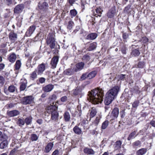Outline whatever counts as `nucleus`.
Returning <instances> with one entry per match:
<instances>
[{
	"label": "nucleus",
	"instance_id": "17",
	"mask_svg": "<svg viewBox=\"0 0 155 155\" xmlns=\"http://www.w3.org/2000/svg\"><path fill=\"white\" fill-rule=\"evenodd\" d=\"M8 115L10 117H12L16 116L19 114V112L17 110H14L10 111H8L7 112Z\"/></svg>",
	"mask_w": 155,
	"mask_h": 155
},
{
	"label": "nucleus",
	"instance_id": "16",
	"mask_svg": "<svg viewBox=\"0 0 155 155\" xmlns=\"http://www.w3.org/2000/svg\"><path fill=\"white\" fill-rule=\"evenodd\" d=\"M97 35L96 33H91L88 35L86 38L89 40H93L95 39L97 37Z\"/></svg>",
	"mask_w": 155,
	"mask_h": 155
},
{
	"label": "nucleus",
	"instance_id": "24",
	"mask_svg": "<svg viewBox=\"0 0 155 155\" xmlns=\"http://www.w3.org/2000/svg\"><path fill=\"white\" fill-rule=\"evenodd\" d=\"M147 150L146 148H143L139 149L136 152L137 155H143L147 152Z\"/></svg>",
	"mask_w": 155,
	"mask_h": 155
},
{
	"label": "nucleus",
	"instance_id": "49",
	"mask_svg": "<svg viewBox=\"0 0 155 155\" xmlns=\"http://www.w3.org/2000/svg\"><path fill=\"white\" fill-rule=\"evenodd\" d=\"M100 117H96L95 120L94 122V124L95 126L97 125L99 123L100 121Z\"/></svg>",
	"mask_w": 155,
	"mask_h": 155
},
{
	"label": "nucleus",
	"instance_id": "4",
	"mask_svg": "<svg viewBox=\"0 0 155 155\" xmlns=\"http://www.w3.org/2000/svg\"><path fill=\"white\" fill-rule=\"evenodd\" d=\"M55 43L54 34L48 35L47 39V43L48 45H49V46L51 49L55 48Z\"/></svg>",
	"mask_w": 155,
	"mask_h": 155
},
{
	"label": "nucleus",
	"instance_id": "8",
	"mask_svg": "<svg viewBox=\"0 0 155 155\" xmlns=\"http://www.w3.org/2000/svg\"><path fill=\"white\" fill-rule=\"evenodd\" d=\"M59 57L58 56H54L51 59L50 64L51 68H55L58 61Z\"/></svg>",
	"mask_w": 155,
	"mask_h": 155
},
{
	"label": "nucleus",
	"instance_id": "37",
	"mask_svg": "<svg viewBox=\"0 0 155 155\" xmlns=\"http://www.w3.org/2000/svg\"><path fill=\"white\" fill-rule=\"evenodd\" d=\"M82 59L83 61L85 62H87L89 61L90 58L89 55L86 54L83 57Z\"/></svg>",
	"mask_w": 155,
	"mask_h": 155
},
{
	"label": "nucleus",
	"instance_id": "6",
	"mask_svg": "<svg viewBox=\"0 0 155 155\" xmlns=\"http://www.w3.org/2000/svg\"><path fill=\"white\" fill-rule=\"evenodd\" d=\"M45 69V66L44 63L39 64L36 69L35 70L37 72V74L38 75H41L43 74L44 71Z\"/></svg>",
	"mask_w": 155,
	"mask_h": 155
},
{
	"label": "nucleus",
	"instance_id": "63",
	"mask_svg": "<svg viewBox=\"0 0 155 155\" xmlns=\"http://www.w3.org/2000/svg\"><path fill=\"white\" fill-rule=\"evenodd\" d=\"M67 97L66 96H64L62 97L61 98V101L62 102H65L67 100Z\"/></svg>",
	"mask_w": 155,
	"mask_h": 155
},
{
	"label": "nucleus",
	"instance_id": "43",
	"mask_svg": "<svg viewBox=\"0 0 155 155\" xmlns=\"http://www.w3.org/2000/svg\"><path fill=\"white\" fill-rule=\"evenodd\" d=\"M74 24V22L73 21H70L68 22L67 26V28L70 30L72 28V26Z\"/></svg>",
	"mask_w": 155,
	"mask_h": 155
},
{
	"label": "nucleus",
	"instance_id": "54",
	"mask_svg": "<svg viewBox=\"0 0 155 155\" xmlns=\"http://www.w3.org/2000/svg\"><path fill=\"white\" fill-rule=\"evenodd\" d=\"M14 12L16 13H19V5H18L15 8Z\"/></svg>",
	"mask_w": 155,
	"mask_h": 155
},
{
	"label": "nucleus",
	"instance_id": "22",
	"mask_svg": "<svg viewBox=\"0 0 155 155\" xmlns=\"http://www.w3.org/2000/svg\"><path fill=\"white\" fill-rule=\"evenodd\" d=\"M122 143V142L120 140L117 141L114 145L115 150H117L120 149L121 147Z\"/></svg>",
	"mask_w": 155,
	"mask_h": 155
},
{
	"label": "nucleus",
	"instance_id": "19",
	"mask_svg": "<svg viewBox=\"0 0 155 155\" xmlns=\"http://www.w3.org/2000/svg\"><path fill=\"white\" fill-rule=\"evenodd\" d=\"M37 72L35 70L32 72L30 75V78L31 80H34L38 78Z\"/></svg>",
	"mask_w": 155,
	"mask_h": 155
},
{
	"label": "nucleus",
	"instance_id": "41",
	"mask_svg": "<svg viewBox=\"0 0 155 155\" xmlns=\"http://www.w3.org/2000/svg\"><path fill=\"white\" fill-rule=\"evenodd\" d=\"M96 11L97 14V16L101 17L102 12L103 11L101 9L100 7L97 8L96 9Z\"/></svg>",
	"mask_w": 155,
	"mask_h": 155
},
{
	"label": "nucleus",
	"instance_id": "47",
	"mask_svg": "<svg viewBox=\"0 0 155 155\" xmlns=\"http://www.w3.org/2000/svg\"><path fill=\"white\" fill-rule=\"evenodd\" d=\"M127 50L126 47L124 46L121 47L120 49L122 53L123 54H126Z\"/></svg>",
	"mask_w": 155,
	"mask_h": 155
},
{
	"label": "nucleus",
	"instance_id": "36",
	"mask_svg": "<svg viewBox=\"0 0 155 155\" xmlns=\"http://www.w3.org/2000/svg\"><path fill=\"white\" fill-rule=\"evenodd\" d=\"M38 138V137L35 134H32L31 135L30 139L33 141H35L37 140Z\"/></svg>",
	"mask_w": 155,
	"mask_h": 155
},
{
	"label": "nucleus",
	"instance_id": "39",
	"mask_svg": "<svg viewBox=\"0 0 155 155\" xmlns=\"http://www.w3.org/2000/svg\"><path fill=\"white\" fill-rule=\"evenodd\" d=\"M109 123V122L108 120L105 121L102 124L101 126V128L103 129H105L107 127Z\"/></svg>",
	"mask_w": 155,
	"mask_h": 155
},
{
	"label": "nucleus",
	"instance_id": "42",
	"mask_svg": "<svg viewBox=\"0 0 155 155\" xmlns=\"http://www.w3.org/2000/svg\"><path fill=\"white\" fill-rule=\"evenodd\" d=\"M86 78H88L87 73L83 74L80 78V80L81 81L85 80Z\"/></svg>",
	"mask_w": 155,
	"mask_h": 155
},
{
	"label": "nucleus",
	"instance_id": "7",
	"mask_svg": "<svg viewBox=\"0 0 155 155\" xmlns=\"http://www.w3.org/2000/svg\"><path fill=\"white\" fill-rule=\"evenodd\" d=\"M119 114V110L118 108L116 107L113 110L110 115V117L112 120H114L117 118Z\"/></svg>",
	"mask_w": 155,
	"mask_h": 155
},
{
	"label": "nucleus",
	"instance_id": "31",
	"mask_svg": "<svg viewBox=\"0 0 155 155\" xmlns=\"http://www.w3.org/2000/svg\"><path fill=\"white\" fill-rule=\"evenodd\" d=\"M90 116L91 118L94 117L96 115L97 111L94 107H92L90 110Z\"/></svg>",
	"mask_w": 155,
	"mask_h": 155
},
{
	"label": "nucleus",
	"instance_id": "38",
	"mask_svg": "<svg viewBox=\"0 0 155 155\" xmlns=\"http://www.w3.org/2000/svg\"><path fill=\"white\" fill-rule=\"evenodd\" d=\"M70 13L71 18H73L77 14V12L75 9H74L70 11Z\"/></svg>",
	"mask_w": 155,
	"mask_h": 155
},
{
	"label": "nucleus",
	"instance_id": "27",
	"mask_svg": "<svg viewBox=\"0 0 155 155\" xmlns=\"http://www.w3.org/2000/svg\"><path fill=\"white\" fill-rule=\"evenodd\" d=\"M136 133L137 131H134L132 132L129 135V136L127 138V140L129 141L131 139L134 138L137 136V135L136 134Z\"/></svg>",
	"mask_w": 155,
	"mask_h": 155
},
{
	"label": "nucleus",
	"instance_id": "45",
	"mask_svg": "<svg viewBox=\"0 0 155 155\" xmlns=\"http://www.w3.org/2000/svg\"><path fill=\"white\" fill-rule=\"evenodd\" d=\"M15 90V87L13 85H11L9 87L8 90L10 92H13Z\"/></svg>",
	"mask_w": 155,
	"mask_h": 155
},
{
	"label": "nucleus",
	"instance_id": "60",
	"mask_svg": "<svg viewBox=\"0 0 155 155\" xmlns=\"http://www.w3.org/2000/svg\"><path fill=\"white\" fill-rule=\"evenodd\" d=\"M5 67V64L3 63L0 64V71L2 70Z\"/></svg>",
	"mask_w": 155,
	"mask_h": 155
},
{
	"label": "nucleus",
	"instance_id": "32",
	"mask_svg": "<svg viewBox=\"0 0 155 155\" xmlns=\"http://www.w3.org/2000/svg\"><path fill=\"white\" fill-rule=\"evenodd\" d=\"M64 120L66 122L69 121L70 119V115L68 112H65L64 115Z\"/></svg>",
	"mask_w": 155,
	"mask_h": 155
},
{
	"label": "nucleus",
	"instance_id": "59",
	"mask_svg": "<svg viewBox=\"0 0 155 155\" xmlns=\"http://www.w3.org/2000/svg\"><path fill=\"white\" fill-rule=\"evenodd\" d=\"M87 120H83L81 122V125L83 126L84 127H85V125L87 123Z\"/></svg>",
	"mask_w": 155,
	"mask_h": 155
},
{
	"label": "nucleus",
	"instance_id": "53",
	"mask_svg": "<svg viewBox=\"0 0 155 155\" xmlns=\"http://www.w3.org/2000/svg\"><path fill=\"white\" fill-rule=\"evenodd\" d=\"M5 134L0 131V140H5Z\"/></svg>",
	"mask_w": 155,
	"mask_h": 155
},
{
	"label": "nucleus",
	"instance_id": "25",
	"mask_svg": "<svg viewBox=\"0 0 155 155\" xmlns=\"http://www.w3.org/2000/svg\"><path fill=\"white\" fill-rule=\"evenodd\" d=\"M84 153L88 154H94L95 152L91 149L88 148H85L84 150Z\"/></svg>",
	"mask_w": 155,
	"mask_h": 155
},
{
	"label": "nucleus",
	"instance_id": "2",
	"mask_svg": "<svg viewBox=\"0 0 155 155\" xmlns=\"http://www.w3.org/2000/svg\"><path fill=\"white\" fill-rule=\"evenodd\" d=\"M120 90V87L115 86L110 89L106 94L104 103L106 105H108L116 97Z\"/></svg>",
	"mask_w": 155,
	"mask_h": 155
},
{
	"label": "nucleus",
	"instance_id": "64",
	"mask_svg": "<svg viewBox=\"0 0 155 155\" xmlns=\"http://www.w3.org/2000/svg\"><path fill=\"white\" fill-rule=\"evenodd\" d=\"M150 124L152 126L155 127V120H152L150 122Z\"/></svg>",
	"mask_w": 155,
	"mask_h": 155
},
{
	"label": "nucleus",
	"instance_id": "55",
	"mask_svg": "<svg viewBox=\"0 0 155 155\" xmlns=\"http://www.w3.org/2000/svg\"><path fill=\"white\" fill-rule=\"evenodd\" d=\"M31 58L29 59L27 61L26 65L27 67L28 68H30L31 66Z\"/></svg>",
	"mask_w": 155,
	"mask_h": 155
},
{
	"label": "nucleus",
	"instance_id": "12",
	"mask_svg": "<svg viewBox=\"0 0 155 155\" xmlns=\"http://www.w3.org/2000/svg\"><path fill=\"white\" fill-rule=\"evenodd\" d=\"M84 65V64L83 62H81L77 64L76 65V68L74 69V71L77 72L82 69Z\"/></svg>",
	"mask_w": 155,
	"mask_h": 155
},
{
	"label": "nucleus",
	"instance_id": "15",
	"mask_svg": "<svg viewBox=\"0 0 155 155\" xmlns=\"http://www.w3.org/2000/svg\"><path fill=\"white\" fill-rule=\"evenodd\" d=\"M48 6V3L45 2L42 3H40L38 5V8L41 10H45L47 8Z\"/></svg>",
	"mask_w": 155,
	"mask_h": 155
},
{
	"label": "nucleus",
	"instance_id": "1",
	"mask_svg": "<svg viewBox=\"0 0 155 155\" xmlns=\"http://www.w3.org/2000/svg\"><path fill=\"white\" fill-rule=\"evenodd\" d=\"M104 92L101 89H95L88 92L87 99L94 104L101 103L103 101Z\"/></svg>",
	"mask_w": 155,
	"mask_h": 155
},
{
	"label": "nucleus",
	"instance_id": "61",
	"mask_svg": "<svg viewBox=\"0 0 155 155\" xmlns=\"http://www.w3.org/2000/svg\"><path fill=\"white\" fill-rule=\"evenodd\" d=\"M59 154V151L58 150H56L52 153L51 155H58Z\"/></svg>",
	"mask_w": 155,
	"mask_h": 155
},
{
	"label": "nucleus",
	"instance_id": "13",
	"mask_svg": "<svg viewBox=\"0 0 155 155\" xmlns=\"http://www.w3.org/2000/svg\"><path fill=\"white\" fill-rule=\"evenodd\" d=\"M21 84L20 86V90L21 91H23L26 87L27 80L25 79H21Z\"/></svg>",
	"mask_w": 155,
	"mask_h": 155
},
{
	"label": "nucleus",
	"instance_id": "21",
	"mask_svg": "<svg viewBox=\"0 0 155 155\" xmlns=\"http://www.w3.org/2000/svg\"><path fill=\"white\" fill-rule=\"evenodd\" d=\"M97 43L95 42H93L90 44L89 47L87 48V50L89 51H92L95 49L97 47Z\"/></svg>",
	"mask_w": 155,
	"mask_h": 155
},
{
	"label": "nucleus",
	"instance_id": "62",
	"mask_svg": "<svg viewBox=\"0 0 155 155\" xmlns=\"http://www.w3.org/2000/svg\"><path fill=\"white\" fill-rule=\"evenodd\" d=\"M128 37V35L126 33H124L123 34V38L124 39H127Z\"/></svg>",
	"mask_w": 155,
	"mask_h": 155
},
{
	"label": "nucleus",
	"instance_id": "23",
	"mask_svg": "<svg viewBox=\"0 0 155 155\" xmlns=\"http://www.w3.org/2000/svg\"><path fill=\"white\" fill-rule=\"evenodd\" d=\"M16 56L14 53H12L9 55L8 58V60L12 63L14 62L16 60Z\"/></svg>",
	"mask_w": 155,
	"mask_h": 155
},
{
	"label": "nucleus",
	"instance_id": "46",
	"mask_svg": "<svg viewBox=\"0 0 155 155\" xmlns=\"http://www.w3.org/2000/svg\"><path fill=\"white\" fill-rule=\"evenodd\" d=\"M5 83V79L2 76H0V86H2Z\"/></svg>",
	"mask_w": 155,
	"mask_h": 155
},
{
	"label": "nucleus",
	"instance_id": "52",
	"mask_svg": "<svg viewBox=\"0 0 155 155\" xmlns=\"http://www.w3.org/2000/svg\"><path fill=\"white\" fill-rule=\"evenodd\" d=\"M126 74H121L119 75V80L121 81H124L125 79Z\"/></svg>",
	"mask_w": 155,
	"mask_h": 155
},
{
	"label": "nucleus",
	"instance_id": "34",
	"mask_svg": "<svg viewBox=\"0 0 155 155\" xmlns=\"http://www.w3.org/2000/svg\"><path fill=\"white\" fill-rule=\"evenodd\" d=\"M131 55L134 56H138L140 54V53L137 49H135L132 50L131 53Z\"/></svg>",
	"mask_w": 155,
	"mask_h": 155
},
{
	"label": "nucleus",
	"instance_id": "9",
	"mask_svg": "<svg viewBox=\"0 0 155 155\" xmlns=\"http://www.w3.org/2000/svg\"><path fill=\"white\" fill-rule=\"evenodd\" d=\"M116 13V10L115 6H113L108 12L107 16L108 18H112L114 16Z\"/></svg>",
	"mask_w": 155,
	"mask_h": 155
},
{
	"label": "nucleus",
	"instance_id": "56",
	"mask_svg": "<svg viewBox=\"0 0 155 155\" xmlns=\"http://www.w3.org/2000/svg\"><path fill=\"white\" fill-rule=\"evenodd\" d=\"M38 80L42 84L45 82V79L44 78L41 77L39 78Z\"/></svg>",
	"mask_w": 155,
	"mask_h": 155
},
{
	"label": "nucleus",
	"instance_id": "58",
	"mask_svg": "<svg viewBox=\"0 0 155 155\" xmlns=\"http://www.w3.org/2000/svg\"><path fill=\"white\" fill-rule=\"evenodd\" d=\"M133 144L135 146H138L141 144V143L139 141H137L133 143Z\"/></svg>",
	"mask_w": 155,
	"mask_h": 155
},
{
	"label": "nucleus",
	"instance_id": "40",
	"mask_svg": "<svg viewBox=\"0 0 155 155\" xmlns=\"http://www.w3.org/2000/svg\"><path fill=\"white\" fill-rule=\"evenodd\" d=\"M140 103L139 100L135 101L132 104V107L134 108H137Z\"/></svg>",
	"mask_w": 155,
	"mask_h": 155
},
{
	"label": "nucleus",
	"instance_id": "30",
	"mask_svg": "<svg viewBox=\"0 0 155 155\" xmlns=\"http://www.w3.org/2000/svg\"><path fill=\"white\" fill-rule=\"evenodd\" d=\"M73 130L75 133L78 135H80L81 133V129L77 126L74 127L73 129Z\"/></svg>",
	"mask_w": 155,
	"mask_h": 155
},
{
	"label": "nucleus",
	"instance_id": "50",
	"mask_svg": "<svg viewBox=\"0 0 155 155\" xmlns=\"http://www.w3.org/2000/svg\"><path fill=\"white\" fill-rule=\"evenodd\" d=\"M14 1V0H6L5 3L7 5L10 6L13 3Z\"/></svg>",
	"mask_w": 155,
	"mask_h": 155
},
{
	"label": "nucleus",
	"instance_id": "10",
	"mask_svg": "<svg viewBox=\"0 0 155 155\" xmlns=\"http://www.w3.org/2000/svg\"><path fill=\"white\" fill-rule=\"evenodd\" d=\"M36 29V26L34 25H32L26 31L25 35L27 37L30 36L33 33Z\"/></svg>",
	"mask_w": 155,
	"mask_h": 155
},
{
	"label": "nucleus",
	"instance_id": "28",
	"mask_svg": "<svg viewBox=\"0 0 155 155\" xmlns=\"http://www.w3.org/2000/svg\"><path fill=\"white\" fill-rule=\"evenodd\" d=\"M42 33L41 31L39 32L34 38V41H36L41 40L42 36Z\"/></svg>",
	"mask_w": 155,
	"mask_h": 155
},
{
	"label": "nucleus",
	"instance_id": "14",
	"mask_svg": "<svg viewBox=\"0 0 155 155\" xmlns=\"http://www.w3.org/2000/svg\"><path fill=\"white\" fill-rule=\"evenodd\" d=\"M53 146L54 144L53 143L51 142L48 143L45 147L44 152L45 153H49L52 149Z\"/></svg>",
	"mask_w": 155,
	"mask_h": 155
},
{
	"label": "nucleus",
	"instance_id": "44",
	"mask_svg": "<svg viewBox=\"0 0 155 155\" xmlns=\"http://www.w3.org/2000/svg\"><path fill=\"white\" fill-rule=\"evenodd\" d=\"M32 121V118L31 117H29L26 118L25 119V123L27 125L30 124Z\"/></svg>",
	"mask_w": 155,
	"mask_h": 155
},
{
	"label": "nucleus",
	"instance_id": "5",
	"mask_svg": "<svg viewBox=\"0 0 155 155\" xmlns=\"http://www.w3.org/2000/svg\"><path fill=\"white\" fill-rule=\"evenodd\" d=\"M34 99L32 96H28L24 97L21 99V102L23 104H30L32 103Z\"/></svg>",
	"mask_w": 155,
	"mask_h": 155
},
{
	"label": "nucleus",
	"instance_id": "20",
	"mask_svg": "<svg viewBox=\"0 0 155 155\" xmlns=\"http://www.w3.org/2000/svg\"><path fill=\"white\" fill-rule=\"evenodd\" d=\"M75 72L74 69L68 68L64 70V74L71 75L73 74Z\"/></svg>",
	"mask_w": 155,
	"mask_h": 155
},
{
	"label": "nucleus",
	"instance_id": "35",
	"mask_svg": "<svg viewBox=\"0 0 155 155\" xmlns=\"http://www.w3.org/2000/svg\"><path fill=\"white\" fill-rule=\"evenodd\" d=\"M3 141L0 143V148L3 149L7 147V142L6 140H2Z\"/></svg>",
	"mask_w": 155,
	"mask_h": 155
},
{
	"label": "nucleus",
	"instance_id": "3",
	"mask_svg": "<svg viewBox=\"0 0 155 155\" xmlns=\"http://www.w3.org/2000/svg\"><path fill=\"white\" fill-rule=\"evenodd\" d=\"M48 112L51 114V119L56 121L58 120L59 113L57 111L58 107L55 105H50L47 107Z\"/></svg>",
	"mask_w": 155,
	"mask_h": 155
},
{
	"label": "nucleus",
	"instance_id": "57",
	"mask_svg": "<svg viewBox=\"0 0 155 155\" xmlns=\"http://www.w3.org/2000/svg\"><path fill=\"white\" fill-rule=\"evenodd\" d=\"M142 40L144 43H146L148 41V39L146 37H143L142 38Z\"/></svg>",
	"mask_w": 155,
	"mask_h": 155
},
{
	"label": "nucleus",
	"instance_id": "11",
	"mask_svg": "<svg viewBox=\"0 0 155 155\" xmlns=\"http://www.w3.org/2000/svg\"><path fill=\"white\" fill-rule=\"evenodd\" d=\"M54 87V86L52 84H48L43 87V91L46 92H49L52 91Z\"/></svg>",
	"mask_w": 155,
	"mask_h": 155
},
{
	"label": "nucleus",
	"instance_id": "18",
	"mask_svg": "<svg viewBox=\"0 0 155 155\" xmlns=\"http://www.w3.org/2000/svg\"><path fill=\"white\" fill-rule=\"evenodd\" d=\"M19 148L17 147L12 150L10 152L9 155H18L19 153Z\"/></svg>",
	"mask_w": 155,
	"mask_h": 155
},
{
	"label": "nucleus",
	"instance_id": "33",
	"mask_svg": "<svg viewBox=\"0 0 155 155\" xmlns=\"http://www.w3.org/2000/svg\"><path fill=\"white\" fill-rule=\"evenodd\" d=\"M97 74V73L95 71H92L89 73H87L88 79H91L95 77Z\"/></svg>",
	"mask_w": 155,
	"mask_h": 155
},
{
	"label": "nucleus",
	"instance_id": "48",
	"mask_svg": "<svg viewBox=\"0 0 155 155\" xmlns=\"http://www.w3.org/2000/svg\"><path fill=\"white\" fill-rule=\"evenodd\" d=\"M15 69L16 70L19 69V60H18L16 62L15 65Z\"/></svg>",
	"mask_w": 155,
	"mask_h": 155
},
{
	"label": "nucleus",
	"instance_id": "26",
	"mask_svg": "<svg viewBox=\"0 0 155 155\" xmlns=\"http://www.w3.org/2000/svg\"><path fill=\"white\" fill-rule=\"evenodd\" d=\"M81 89L80 87H77L76 89L73 90V94L74 95L80 94L81 92Z\"/></svg>",
	"mask_w": 155,
	"mask_h": 155
},
{
	"label": "nucleus",
	"instance_id": "51",
	"mask_svg": "<svg viewBox=\"0 0 155 155\" xmlns=\"http://www.w3.org/2000/svg\"><path fill=\"white\" fill-rule=\"evenodd\" d=\"M144 65V63L143 61L139 62L137 65V67L139 68H143Z\"/></svg>",
	"mask_w": 155,
	"mask_h": 155
},
{
	"label": "nucleus",
	"instance_id": "29",
	"mask_svg": "<svg viewBox=\"0 0 155 155\" xmlns=\"http://www.w3.org/2000/svg\"><path fill=\"white\" fill-rule=\"evenodd\" d=\"M9 38L14 42L17 38V36L16 34L13 32H11L9 34Z\"/></svg>",
	"mask_w": 155,
	"mask_h": 155
}]
</instances>
